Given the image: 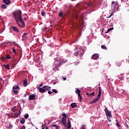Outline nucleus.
<instances>
[{
  "label": "nucleus",
  "mask_w": 129,
  "mask_h": 129,
  "mask_svg": "<svg viewBox=\"0 0 129 129\" xmlns=\"http://www.w3.org/2000/svg\"><path fill=\"white\" fill-rule=\"evenodd\" d=\"M62 63H63V61H62L61 59H57V60H56L55 62V64H56L57 66H61Z\"/></svg>",
  "instance_id": "obj_8"
},
{
  "label": "nucleus",
  "mask_w": 129,
  "mask_h": 129,
  "mask_svg": "<svg viewBox=\"0 0 129 129\" xmlns=\"http://www.w3.org/2000/svg\"><path fill=\"white\" fill-rule=\"evenodd\" d=\"M27 80L25 79L23 81V86H24V87H26V86H27Z\"/></svg>",
  "instance_id": "obj_19"
},
{
  "label": "nucleus",
  "mask_w": 129,
  "mask_h": 129,
  "mask_svg": "<svg viewBox=\"0 0 129 129\" xmlns=\"http://www.w3.org/2000/svg\"><path fill=\"white\" fill-rule=\"evenodd\" d=\"M36 99V96L34 94H32L29 96V100H35Z\"/></svg>",
  "instance_id": "obj_10"
},
{
  "label": "nucleus",
  "mask_w": 129,
  "mask_h": 129,
  "mask_svg": "<svg viewBox=\"0 0 129 129\" xmlns=\"http://www.w3.org/2000/svg\"><path fill=\"white\" fill-rule=\"evenodd\" d=\"M42 129H45V128H44V127H42Z\"/></svg>",
  "instance_id": "obj_58"
},
{
  "label": "nucleus",
  "mask_w": 129,
  "mask_h": 129,
  "mask_svg": "<svg viewBox=\"0 0 129 129\" xmlns=\"http://www.w3.org/2000/svg\"><path fill=\"white\" fill-rule=\"evenodd\" d=\"M19 86L16 85L13 86V92L15 93V94H17L19 92V91H18V89H19Z\"/></svg>",
  "instance_id": "obj_6"
},
{
  "label": "nucleus",
  "mask_w": 129,
  "mask_h": 129,
  "mask_svg": "<svg viewBox=\"0 0 129 129\" xmlns=\"http://www.w3.org/2000/svg\"><path fill=\"white\" fill-rule=\"evenodd\" d=\"M6 59H11V55L8 54L6 56Z\"/></svg>",
  "instance_id": "obj_26"
},
{
  "label": "nucleus",
  "mask_w": 129,
  "mask_h": 129,
  "mask_svg": "<svg viewBox=\"0 0 129 129\" xmlns=\"http://www.w3.org/2000/svg\"><path fill=\"white\" fill-rule=\"evenodd\" d=\"M20 58L19 59V61H20V60L21 59V58H22V50H21L20 51Z\"/></svg>",
  "instance_id": "obj_25"
},
{
  "label": "nucleus",
  "mask_w": 129,
  "mask_h": 129,
  "mask_svg": "<svg viewBox=\"0 0 129 129\" xmlns=\"http://www.w3.org/2000/svg\"><path fill=\"white\" fill-rule=\"evenodd\" d=\"M112 16V14H111L109 18H110Z\"/></svg>",
  "instance_id": "obj_52"
},
{
  "label": "nucleus",
  "mask_w": 129,
  "mask_h": 129,
  "mask_svg": "<svg viewBox=\"0 0 129 129\" xmlns=\"http://www.w3.org/2000/svg\"><path fill=\"white\" fill-rule=\"evenodd\" d=\"M9 128H12L13 127V125H12V124L10 123L9 124Z\"/></svg>",
  "instance_id": "obj_36"
},
{
  "label": "nucleus",
  "mask_w": 129,
  "mask_h": 129,
  "mask_svg": "<svg viewBox=\"0 0 129 129\" xmlns=\"http://www.w3.org/2000/svg\"><path fill=\"white\" fill-rule=\"evenodd\" d=\"M76 93L78 94V97H79L81 100V95H80V93H81V91H80L79 89H77L76 90Z\"/></svg>",
  "instance_id": "obj_12"
},
{
  "label": "nucleus",
  "mask_w": 129,
  "mask_h": 129,
  "mask_svg": "<svg viewBox=\"0 0 129 129\" xmlns=\"http://www.w3.org/2000/svg\"><path fill=\"white\" fill-rule=\"evenodd\" d=\"M27 38V33H24L23 35L22 36L23 39H26Z\"/></svg>",
  "instance_id": "obj_24"
},
{
  "label": "nucleus",
  "mask_w": 129,
  "mask_h": 129,
  "mask_svg": "<svg viewBox=\"0 0 129 129\" xmlns=\"http://www.w3.org/2000/svg\"><path fill=\"white\" fill-rule=\"evenodd\" d=\"M114 4H115V2H113V1L112 2L111 4L112 6H113V5H114Z\"/></svg>",
  "instance_id": "obj_44"
},
{
  "label": "nucleus",
  "mask_w": 129,
  "mask_h": 129,
  "mask_svg": "<svg viewBox=\"0 0 129 129\" xmlns=\"http://www.w3.org/2000/svg\"><path fill=\"white\" fill-rule=\"evenodd\" d=\"M1 59L2 60H5V57H2Z\"/></svg>",
  "instance_id": "obj_45"
},
{
  "label": "nucleus",
  "mask_w": 129,
  "mask_h": 129,
  "mask_svg": "<svg viewBox=\"0 0 129 129\" xmlns=\"http://www.w3.org/2000/svg\"><path fill=\"white\" fill-rule=\"evenodd\" d=\"M24 20H25V21H26V20H27V18H24Z\"/></svg>",
  "instance_id": "obj_51"
},
{
  "label": "nucleus",
  "mask_w": 129,
  "mask_h": 129,
  "mask_svg": "<svg viewBox=\"0 0 129 129\" xmlns=\"http://www.w3.org/2000/svg\"><path fill=\"white\" fill-rule=\"evenodd\" d=\"M13 44L14 45H15V46H18V44H17V43L15 42V41H14V42H13Z\"/></svg>",
  "instance_id": "obj_37"
},
{
  "label": "nucleus",
  "mask_w": 129,
  "mask_h": 129,
  "mask_svg": "<svg viewBox=\"0 0 129 129\" xmlns=\"http://www.w3.org/2000/svg\"><path fill=\"white\" fill-rule=\"evenodd\" d=\"M52 126H55L56 129H59V126H58V125L53 124V125H52Z\"/></svg>",
  "instance_id": "obj_32"
},
{
  "label": "nucleus",
  "mask_w": 129,
  "mask_h": 129,
  "mask_svg": "<svg viewBox=\"0 0 129 129\" xmlns=\"http://www.w3.org/2000/svg\"><path fill=\"white\" fill-rule=\"evenodd\" d=\"M45 129H48V127L46 126V127H45Z\"/></svg>",
  "instance_id": "obj_54"
},
{
  "label": "nucleus",
  "mask_w": 129,
  "mask_h": 129,
  "mask_svg": "<svg viewBox=\"0 0 129 129\" xmlns=\"http://www.w3.org/2000/svg\"><path fill=\"white\" fill-rule=\"evenodd\" d=\"M116 125L117 127L120 126V125H119V123H118V122L117 123H116Z\"/></svg>",
  "instance_id": "obj_40"
},
{
  "label": "nucleus",
  "mask_w": 129,
  "mask_h": 129,
  "mask_svg": "<svg viewBox=\"0 0 129 129\" xmlns=\"http://www.w3.org/2000/svg\"><path fill=\"white\" fill-rule=\"evenodd\" d=\"M13 52H14V53H15L16 54V53H17V52L16 51V49H15V48H13Z\"/></svg>",
  "instance_id": "obj_38"
},
{
  "label": "nucleus",
  "mask_w": 129,
  "mask_h": 129,
  "mask_svg": "<svg viewBox=\"0 0 129 129\" xmlns=\"http://www.w3.org/2000/svg\"><path fill=\"white\" fill-rule=\"evenodd\" d=\"M10 0H4V3L5 4V5H7V6L10 5Z\"/></svg>",
  "instance_id": "obj_17"
},
{
  "label": "nucleus",
  "mask_w": 129,
  "mask_h": 129,
  "mask_svg": "<svg viewBox=\"0 0 129 129\" xmlns=\"http://www.w3.org/2000/svg\"><path fill=\"white\" fill-rule=\"evenodd\" d=\"M55 84H56V82H54V83H53V85H55Z\"/></svg>",
  "instance_id": "obj_53"
},
{
  "label": "nucleus",
  "mask_w": 129,
  "mask_h": 129,
  "mask_svg": "<svg viewBox=\"0 0 129 129\" xmlns=\"http://www.w3.org/2000/svg\"><path fill=\"white\" fill-rule=\"evenodd\" d=\"M0 81H3V79H2V78H0Z\"/></svg>",
  "instance_id": "obj_49"
},
{
  "label": "nucleus",
  "mask_w": 129,
  "mask_h": 129,
  "mask_svg": "<svg viewBox=\"0 0 129 129\" xmlns=\"http://www.w3.org/2000/svg\"><path fill=\"white\" fill-rule=\"evenodd\" d=\"M99 85H100V84H99Z\"/></svg>",
  "instance_id": "obj_59"
},
{
  "label": "nucleus",
  "mask_w": 129,
  "mask_h": 129,
  "mask_svg": "<svg viewBox=\"0 0 129 129\" xmlns=\"http://www.w3.org/2000/svg\"><path fill=\"white\" fill-rule=\"evenodd\" d=\"M48 94H52V93H53V92H51V91H48Z\"/></svg>",
  "instance_id": "obj_39"
},
{
  "label": "nucleus",
  "mask_w": 129,
  "mask_h": 129,
  "mask_svg": "<svg viewBox=\"0 0 129 129\" xmlns=\"http://www.w3.org/2000/svg\"><path fill=\"white\" fill-rule=\"evenodd\" d=\"M37 129H38V128H37Z\"/></svg>",
  "instance_id": "obj_60"
},
{
  "label": "nucleus",
  "mask_w": 129,
  "mask_h": 129,
  "mask_svg": "<svg viewBox=\"0 0 129 129\" xmlns=\"http://www.w3.org/2000/svg\"><path fill=\"white\" fill-rule=\"evenodd\" d=\"M101 48L104 50H107V47H106V46H104V45H101Z\"/></svg>",
  "instance_id": "obj_23"
},
{
  "label": "nucleus",
  "mask_w": 129,
  "mask_h": 129,
  "mask_svg": "<svg viewBox=\"0 0 129 129\" xmlns=\"http://www.w3.org/2000/svg\"><path fill=\"white\" fill-rule=\"evenodd\" d=\"M62 79L65 81V80H66V78H62Z\"/></svg>",
  "instance_id": "obj_46"
},
{
  "label": "nucleus",
  "mask_w": 129,
  "mask_h": 129,
  "mask_svg": "<svg viewBox=\"0 0 129 129\" xmlns=\"http://www.w3.org/2000/svg\"><path fill=\"white\" fill-rule=\"evenodd\" d=\"M2 9H7V6L5 5H3L2 6Z\"/></svg>",
  "instance_id": "obj_30"
},
{
  "label": "nucleus",
  "mask_w": 129,
  "mask_h": 129,
  "mask_svg": "<svg viewBox=\"0 0 129 129\" xmlns=\"http://www.w3.org/2000/svg\"><path fill=\"white\" fill-rule=\"evenodd\" d=\"M25 118H22L20 119V123L22 124H24V123H25Z\"/></svg>",
  "instance_id": "obj_18"
},
{
  "label": "nucleus",
  "mask_w": 129,
  "mask_h": 129,
  "mask_svg": "<svg viewBox=\"0 0 129 129\" xmlns=\"http://www.w3.org/2000/svg\"><path fill=\"white\" fill-rule=\"evenodd\" d=\"M112 30H113V28L108 29L106 33H109Z\"/></svg>",
  "instance_id": "obj_29"
},
{
  "label": "nucleus",
  "mask_w": 129,
  "mask_h": 129,
  "mask_svg": "<svg viewBox=\"0 0 129 129\" xmlns=\"http://www.w3.org/2000/svg\"><path fill=\"white\" fill-rule=\"evenodd\" d=\"M85 5L88 8H93V6H94V3L92 2H89V3H86Z\"/></svg>",
  "instance_id": "obj_7"
},
{
  "label": "nucleus",
  "mask_w": 129,
  "mask_h": 129,
  "mask_svg": "<svg viewBox=\"0 0 129 129\" xmlns=\"http://www.w3.org/2000/svg\"><path fill=\"white\" fill-rule=\"evenodd\" d=\"M119 79H120V80H122V78L120 77Z\"/></svg>",
  "instance_id": "obj_50"
},
{
  "label": "nucleus",
  "mask_w": 129,
  "mask_h": 129,
  "mask_svg": "<svg viewBox=\"0 0 129 129\" xmlns=\"http://www.w3.org/2000/svg\"><path fill=\"white\" fill-rule=\"evenodd\" d=\"M41 15L43 17H45V11H44V10L41 11Z\"/></svg>",
  "instance_id": "obj_28"
},
{
  "label": "nucleus",
  "mask_w": 129,
  "mask_h": 129,
  "mask_svg": "<svg viewBox=\"0 0 129 129\" xmlns=\"http://www.w3.org/2000/svg\"><path fill=\"white\" fill-rule=\"evenodd\" d=\"M58 16L59 17H61V18H64V16H63V11H60Z\"/></svg>",
  "instance_id": "obj_20"
},
{
  "label": "nucleus",
  "mask_w": 129,
  "mask_h": 129,
  "mask_svg": "<svg viewBox=\"0 0 129 129\" xmlns=\"http://www.w3.org/2000/svg\"><path fill=\"white\" fill-rule=\"evenodd\" d=\"M79 54V51H77L75 53V56H78Z\"/></svg>",
  "instance_id": "obj_35"
},
{
  "label": "nucleus",
  "mask_w": 129,
  "mask_h": 129,
  "mask_svg": "<svg viewBox=\"0 0 129 129\" xmlns=\"http://www.w3.org/2000/svg\"><path fill=\"white\" fill-rule=\"evenodd\" d=\"M68 124H67V128L68 129H69V128H71V122L70 121V120L68 119Z\"/></svg>",
  "instance_id": "obj_13"
},
{
  "label": "nucleus",
  "mask_w": 129,
  "mask_h": 129,
  "mask_svg": "<svg viewBox=\"0 0 129 129\" xmlns=\"http://www.w3.org/2000/svg\"><path fill=\"white\" fill-rule=\"evenodd\" d=\"M81 55H82H82H83V53H81Z\"/></svg>",
  "instance_id": "obj_56"
},
{
  "label": "nucleus",
  "mask_w": 129,
  "mask_h": 129,
  "mask_svg": "<svg viewBox=\"0 0 129 129\" xmlns=\"http://www.w3.org/2000/svg\"><path fill=\"white\" fill-rule=\"evenodd\" d=\"M62 115L63 117H62V119L61 120V123H63V125H66V119H67V117H66V114L64 113Z\"/></svg>",
  "instance_id": "obj_4"
},
{
  "label": "nucleus",
  "mask_w": 129,
  "mask_h": 129,
  "mask_svg": "<svg viewBox=\"0 0 129 129\" xmlns=\"http://www.w3.org/2000/svg\"><path fill=\"white\" fill-rule=\"evenodd\" d=\"M52 92H54V93H58V91L55 89H52Z\"/></svg>",
  "instance_id": "obj_33"
},
{
  "label": "nucleus",
  "mask_w": 129,
  "mask_h": 129,
  "mask_svg": "<svg viewBox=\"0 0 129 129\" xmlns=\"http://www.w3.org/2000/svg\"><path fill=\"white\" fill-rule=\"evenodd\" d=\"M71 106L72 108H74V107H77V104L76 103H73L71 104Z\"/></svg>",
  "instance_id": "obj_16"
},
{
  "label": "nucleus",
  "mask_w": 129,
  "mask_h": 129,
  "mask_svg": "<svg viewBox=\"0 0 129 129\" xmlns=\"http://www.w3.org/2000/svg\"><path fill=\"white\" fill-rule=\"evenodd\" d=\"M98 58H99V56L97 53L93 54L92 56V59H93V60H97Z\"/></svg>",
  "instance_id": "obj_9"
},
{
  "label": "nucleus",
  "mask_w": 129,
  "mask_h": 129,
  "mask_svg": "<svg viewBox=\"0 0 129 129\" xmlns=\"http://www.w3.org/2000/svg\"><path fill=\"white\" fill-rule=\"evenodd\" d=\"M99 99H100V96H99V95H98V96L97 97V98L92 101V103L93 104L97 102Z\"/></svg>",
  "instance_id": "obj_11"
},
{
  "label": "nucleus",
  "mask_w": 129,
  "mask_h": 129,
  "mask_svg": "<svg viewBox=\"0 0 129 129\" xmlns=\"http://www.w3.org/2000/svg\"><path fill=\"white\" fill-rule=\"evenodd\" d=\"M42 86H43V83H41L39 85V87H42Z\"/></svg>",
  "instance_id": "obj_42"
},
{
  "label": "nucleus",
  "mask_w": 129,
  "mask_h": 129,
  "mask_svg": "<svg viewBox=\"0 0 129 129\" xmlns=\"http://www.w3.org/2000/svg\"><path fill=\"white\" fill-rule=\"evenodd\" d=\"M108 121H109V122H111V120L109 119H108Z\"/></svg>",
  "instance_id": "obj_47"
},
{
  "label": "nucleus",
  "mask_w": 129,
  "mask_h": 129,
  "mask_svg": "<svg viewBox=\"0 0 129 129\" xmlns=\"http://www.w3.org/2000/svg\"><path fill=\"white\" fill-rule=\"evenodd\" d=\"M42 31H44V28L42 29Z\"/></svg>",
  "instance_id": "obj_57"
},
{
  "label": "nucleus",
  "mask_w": 129,
  "mask_h": 129,
  "mask_svg": "<svg viewBox=\"0 0 129 129\" xmlns=\"http://www.w3.org/2000/svg\"><path fill=\"white\" fill-rule=\"evenodd\" d=\"M118 66H119V67H120V66H121V63H119V64L118 65Z\"/></svg>",
  "instance_id": "obj_48"
},
{
  "label": "nucleus",
  "mask_w": 129,
  "mask_h": 129,
  "mask_svg": "<svg viewBox=\"0 0 129 129\" xmlns=\"http://www.w3.org/2000/svg\"><path fill=\"white\" fill-rule=\"evenodd\" d=\"M95 93L94 92H93L92 93H87L86 95L88 96H90V97H92L93 96H94Z\"/></svg>",
  "instance_id": "obj_15"
},
{
  "label": "nucleus",
  "mask_w": 129,
  "mask_h": 129,
  "mask_svg": "<svg viewBox=\"0 0 129 129\" xmlns=\"http://www.w3.org/2000/svg\"><path fill=\"white\" fill-rule=\"evenodd\" d=\"M12 110L14 111V112H16V111H17V107H13Z\"/></svg>",
  "instance_id": "obj_27"
},
{
  "label": "nucleus",
  "mask_w": 129,
  "mask_h": 129,
  "mask_svg": "<svg viewBox=\"0 0 129 129\" xmlns=\"http://www.w3.org/2000/svg\"><path fill=\"white\" fill-rule=\"evenodd\" d=\"M14 114H12V116H11L12 118H16L17 117H19L21 114L20 110H17V111L15 112Z\"/></svg>",
  "instance_id": "obj_3"
},
{
  "label": "nucleus",
  "mask_w": 129,
  "mask_h": 129,
  "mask_svg": "<svg viewBox=\"0 0 129 129\" xmlns=\"http://www.w3.org/2000/svg\"><path fill=\"white\" fill-rule=\"evenodd\" d=\"M81 129H86L85 125H83Z\"/></svg>",
  "instance_id": "obj_43"
},
{
  "label": "nucleus",
  "mask_w": 129,
  "mask_h": 129,
  "mask_svg": "<svg viewBox=\"0 0 129 129\" xmlns=\"http://www.w3.org/2000/svg\"><path fill=\"white\" fill-rule=\"evenodd\" d=\"M25 118L27 119L28 118V117H29V114H26L25 116H24Z\"/></svg>",
  "instance_id": "obj_34"
},
{
  "label": "nucleus",
  "mask_w": 129,
  "mask_h": 129,
  "mask_svg": "<svg viewBox=\"0 0 129 129\" xmlns=\"http://www.w3.org/2000/svg\"><path fill=\"white\" fill-rule=\"evenodd\" d=\"M105 112L106 113V116H108V117H111L112 116L111 115V112L109 111L106 107H105Z\"/></svg>",
  "instance_id": "obj_5"
},
{
  "label": "nucleus",
  "mask_w": 129,
  "mask_h": 129,
  "mask_svg": "<svg viewBox=\"0 0 129 129\" xmlns=\"http://www.w3.org/2000/svg\"><path fill=\"white\" fill-rule=\"evenodd\" d=\"M21 129H26V126L23 125V126L22 127Z\"/></svg>",
  "instance_id": "obj_41"
},
{
  "label": "nucleus",
  "mask_w": 129,
  "mask_h": 129,
  "mask_svg": "<svg viewBox=\"0 0 129 129\" xmlns=\"http://www.w3.org/2000/svg\"><path fill=\"white\" fill-rule=\"evenodd\" d=\"M3 66H4V67H5L6 69H10V65H9V64H7V65L4 64Z\"/></svg>",
  "instance_id": "obj_22"
},
{
  "label": "nucleus",
  "mask_w": 129,
  "mask_h": 129,
  "mask_svg": "<svg viewBox=\"0 0 129 129\" xmlns=\"http://www.w3.org/2000/svg\"><path fill=\"white\" fill-rule=\"evenodd\" d=\"M98 95H99V96H101V87H99V92Z\"/></svg>",
  "instance_id": "obj_21"
},
{
  "label": "nucleus",
  "mask_w": 129,
  "mask_h": 129,
  "mask_svg": "<svg viewBox=\"0 0 129 129\" xmlns=\"http://www.w3.org/2000/svg\"><path fill=\"white\" fill-rule=\"evenodd\" d=\"M11 28L14 32H16V33H19V29H18L17 27L15 26H11Z\"/></svg>",
  "instance_id": "obj_14"
},
{
  "label": "nucleus",
  "mask_w": 129,
  "mask_h": 129,
  "mask_svg": "<svg viewBox=\"0 0 129 129\" xmlns=\"http://www.w3.org/2000/svg\"><path fill=\"white\" fill-rule=\"evenodd\" d=\"M14 17L17 25L20 27V28H24L26 24L22 19V11H17L15 13H13Z\"/></svg>",
  "instance_id": "obj_1"
},
{
  "label": "nucleus",
  "mask_w": 129,
  "mask_h": 129,
  "mask_svg": "<svg viewBox=\"0 0 129 129\" xmlns=\"http://www.w3.org/2000/svg\"><path fill=\"white\" fill-rule=\"evenodd\" d=\"M24 96H25V97H26V96H27V95H25Z\"/></svg>",
  "instance_id": "obj_55"
},
{
  "label": "nucleus",
  "mask_w": 129,
  "mask_h": 129,
  "mask_svg": "<svg viewBox=\"0 0 129 129\" xmlns=\"http://www.w3.org/2000/svg\"><path fill=\"white\" fill-rule=\"evenodd\" d=\"M116 8H118V4H117V3H116L115 4V7H114V10H115V9H116Z\"/></svg>",
  "instance_id": "obj_31"
},
{
  "label": "nucleus",
  "mask_w": 129,
  "mask_h": 129,
  "mask_svg": "<svg viewBox=\"0 0 129 129\" xmlns=\"http://www.w3.org/2000/svg\"><path fill=\"white\" fill-rule=\"evenodd\" d=\"M38 89L40 93H44V92H46L47 90H50L51 89V87H49V86H44L42 88L39 87Z\"/></svg>",
  "instance_id": "obj_2"
}]
</instances>
